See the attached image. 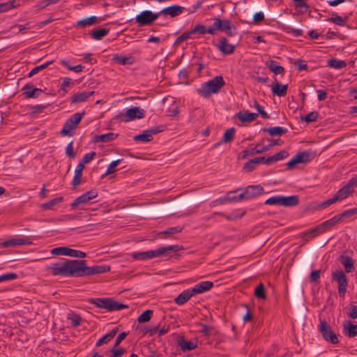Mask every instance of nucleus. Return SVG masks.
<instances>
[{
    "label": "nucleus",
    "instance_id": "1",
    "mask_svg": "<svg viewBox=\"0 0 357 357\" xmlns=\"http://www.w3.org/2000/svg\"><path fill=\"white\" fill-rule=\"evenodd\" d=\"M47 270L55 276L80 278V260L65 259L64 261L52 263Z\"/></svg>",
    "mask_w": 357,
    "mask_h": 357
},
{
    "label": "nucleus",
    "instance_id": "2",
    "mask_svg": "<svg viewBox=\"0 0 357 357\" xmlns=\"http://www.w3.org/2000/svg\"><path fill=\"white\" fill-rule=\"evenodd\" d=\"M225 85V82L223 77L218 75L203 83L200 88L196 89V92L202 97L208 98L213 93H218Z\"/></svg>",
    "mask_w": 357,
    "mask_h": 357
},
{
    "label": "nucleus",
    "instance_id": "3",
    "mask_svg": "<svg viewBox=\"0 0 357 357\" xmlns=\"http://www.w3.org/2000/svg\"><path fill=\"white\" fill-rule=\"evenodd\" d=\"M89 303L107 312L119 311L128 308V305L115 301L112 298H95L89 299Z\"/></svg>",
    "mask_w": 357,
    "mask_h": 357
},
{
    "label": "nucleus",
    "instance_id": "4",
    "mask_svg": "<svg viewBox=\"0 0 357 357\" xmlns=\"http://www.w3.org/2000/svg\"><path fill=\"white\" fill-rule=\"evenodd\" d=\"M111 267L109 265H96L93 266H87L86 260H80V277L102 274L109 272Z\"/></svg>",
    "mask_w": 357,
    "mask_h": 357
},
{
    "label": "nucleus",
    "instance_id": "5",
    "mask_svg": "<svg viewBox=\"0 0 357 357\" xmlns=\"http://www.w3.org/2000/svg\"><path fill=\"white\" fill-rule=\"evenodd\" d=\"M318 330L326 342L334 344L339 342L337 335L333 331L331 326L325 319L319 318Z\"/></svg>",
    "mask_w": 357,
    "mask_h": 357
},
{
    "label": "nucleus",
    "instance_id": "6",
    "mask_svg": "<svg viewBox=\"0 0 357 357\" xmlns=\"http://www.w3.org/2000/svg\"><path fill=\"white\" fill-rule=\"evenodd\" d=\"M159 13H153L151 10H145L136 15L135 18V23L139 27L150 26L159 17Z\"/></svg>",
    "mask_w": 357,
    "mask_h": 357
},
{
    "label": "nucleus",
    "instance_id": "7",
    "mask_svg": "<svg viewBox=\"0 0 357 357\" xmlns=\"http://www.w3.org/2000/svg\"><path fill=\"white\" fill-rule=\"evenodd\" d=\"M332 280L338 283V294L340 297H344L347 292L348 279L346 274L342 270H337L332 273Z\"/></svg>",
    "mask_w": 357,
    "mask_h": 357
},
{
    "label": "nucleus",
    "instance_id": "8",
    "mask_svg": "<svg viewBox=\"0 0 357 357\" xmlns=\"http://www.w3.org/2000/svg\"><path fill=\"white\" fill-rule=\"evenodd\" d=\"M166 129L165 125H160L158 126L153 127L147 129L142 134L135 135L133 140L135 142H149L153 140V135L163 132Z\"/></svg>",
    "mask_w": 357,
    "mask_h": 357
},
{
    "label": "nucleus",
    "instance_id": "9",
    "mask_svg": "<svg viewBox=\"0 0 357 357\" xmlns=\"http://www.w3.org/2000/svg\"><path fill=\"white\" fill-rule=\"evenodd\" d=\"M145 112L139 107H133L127 109L126 112L119 113L114 116V119H119L123 117H127L126 119H123L124 121L129 120H134L135 119H142L144 117Z\"/></svg>",
    "mask_w": 357,
    "mask_h": 357
},
{
    "label": "nucleus",
    "instance_id": "10",
    "mask_svg": "<svg viewBox=\"0 0 357 357\" xmlns=\"http://www.w3.org/2000/svg\"><path fill=\"white\" fill-rule=\"evenodd\" d=\"M51 253L54 255H64L77 258H84L86 257V252L78 250L71 249L68 247H58L53 248Z\"/></svg>",
    "mask_w": 357,
    "mask_h": 357
},
{
    "label": "nucleus",
    "instance_id": "11",
    "mask_svg": "<svg viewBox=\"0 0 357 357\" xmlns=\"http://www.w3.org/2000/svg\"><path fill=\"white\" fill-rule=\"evenodd\" d=\"M353 192L349 189V187L346 185L342 187L334 195L333 198L328 199L326 201L324 202L321 206L322 208H326L337 201H342L347 197H348Z\"/></svg>",
    "mask_w": 357,
    "mask_h": 357
},
{
    "label": "nucleus",
    "instance_id": "12",
    "mask_svg": "<svg viewBox=\"0 0 357 357\" xmlns=\"http://www.w3.org/2000/svg\"><path fill=\"white\" fill-rule=\"evenodd\" d=\"M243 190L245 192L247 200L253 199L257 196H259L265 193L264 188L260 185H248Z\"/></svg>",
    "mask_w": 357,
    "mask_h": 357
},
{
    "label": "nucleus",
    "instance_id": "13",
    "mask_svg": "<svg viewBox=\"0 0 357 357\" xmlns=\"http://www.w3.org/2000/svg\"><path fill=\"white\" fill-rule=\"evenodd\" d=\"M268 151V147H266L264 145L257 144L255 147L250 150H244L241 152L238 155V160H244L248 155H254L255 154H259Z\"/></svg>",
    "mask_w": 357,
    "mask_h": 357
},
{
    "label": "nucleus",
    "instance_id": "14",
    "mask_svg": "<svg viewBox=\"0 0 357 357\" xmlns=\"http://www.w3.org/2000/svg\"><path fill=\"white\" fill-rule=\"evenodd\" d=\"M23 94L28 98H36L43 93V90L36 88L31 84H25L22 89Z\"/></svg>",
    "mask_w": 357,
    "mask_h": 357
},
{
    "label": "nucleus",
    "instance_id": "15",
    "mask_svg": "<svg viewBox=\"0 0 357 357\" xmlns=\"http://www.w3.org/2000/svg\"><path fill=\"white\" fill-rule=\"evenodd\" d=\"M185 10V8L178 5H172L163 8L160 12V15H169L172 17H176L181 15Z\"/></svg>",
    "mask_w": 357,
    "mask_h": 357
},
{
    "label": "nucleus",
    "instance_id": "16",
    "mask_svg": "<svg viewBox=\"0 0 357 357\" xmlns=\"http://www.w3.org/2000/svg\"><path fill=\"white\" fill-rule=\"evenodd\" d=\"M337 260L344 267L347 273H351L354 271V260L348 255H341Z\"/></svg>",
    "mask_w": 357,
    "mask_h": 357
},
{
    "label": "nucleus",
    "instance_id": "17",
    "mask_svg": "<svg viewBox=\"0 0 357 357\" xmlns=\"http://www.w3.org/2000/svg\"><path fill=\"white\" fill-rule=\"evenodd\" d=\"M218 49L225 55L231 54L235 50V45L229 44L225 37H222L220 39V43L218 45Z\"/></svg>",
    "mask_w": 357,
    "mask_h": 357
},
{
    "label": "nucleus",
    "instance_id": "18",
    "mask_svg": "<svg viewBox=\"0 0 357 357\" xmlns=\"http://www.w3.org/2000/svg\"><path fill=\"white\" fill-rule=\"evenodd\" d=\"M32 242L28 238H17L5 241L2 245L4 248L30 245Z\"/></svg>",
    "mask_w": 357,
    "mask_h": 357
},
{
    "label": "nucleus",
    "instance_id": "19",
    "mask_svg": "<svg viewBox=\"0 0 357 357\" xmlns=\"http://www.w3.org/2000/svg\"><path fill=\"white\" fill-rule=\"evenodd\" d=\"M288 84H282L275 79V84L271 86V91L273 95L279 97H284L287 95Z\"/></svg>",
    "mask_w": 357,
    "mask_h": 357
},
{
    "label": "nucleus",
    "instance_id": "20",
    "mask_svg": "<svg viewBox=\"0 0 357 357\" xmlns=\"http://www.w3.org/2000/svg\"><path fill=\"white\" fill-rule=\"evenodd\" d=\"M95 91H83L75 93L70 97L71 103H80L86 101L89 98L94 94Z\"/></svg>",
    "mask_w": 357,
    "mask_h": 357
},
{
    "label": "nucleus",
    "instance_id": "21",
    "mask_svg": "<svg viewBox=\"0 0 357 357\" xmlns=\"http://www.w3.org/2000/svg\"><path fill=\"white\" fill-rule=\"evenodd\" d=\"M213 287V283L211 281H202L197 284L193 288H191L194 294H202L210 290Z\"/></svg>",
    "mask_w": 357,
    "mask_h": 357
},
{
    "label": "nucleus",
    "instance_id": "22",
    "mask_svg": "<svg viewBox=\"0 0 357 357\" xmlns=\"http://www.w3.org/2000/svg\"><path fill=\"white\" fill-rule=\"evenodd\" d=\"M194 293L192 291L191 289H187L183 291L175 299L174 302L178 305H181L184 303H187L191 297L194 296Z\"/></svg>",
    "mask_w": 357,
    "mask_h": 357
},
{
    "label": "nucleus",
    "instance_id": "23",
    "mask_svg": "<svg viewBox=\"0 0 357 357\" xmlns=\"http://www.w3.org/2000/svg\"><path fill=\"white\" fill-rule=\"evenodd\" d=\"M178 345L183 351H191L197 347V341H188L183 337H181L178 341Z\"/></svg>",
    "mask_w": 357,
    "mask_h": 357
},
{
    "label": "nucleus",
    "instance_id": "24",
    "mask_svg": "<svg viewBox=\"0 0 357 357\" xmlns=\"http://www.w3.org/2000/svg\"><path fill=\"white\" fill-rule=\"evenodd\" d=\"M119 331L118 327L113 328L109 333L100 337L96 343V347H100L109 342L116 335Z\"/></svg>",
    "mask_w": 357,
    "mask_h": 357
},
{
    "label": "nucleus",
    "instance_id": "25",
    "mask_svg": "<svg viewBox=\"0 0 357 357\" xmlns=\"http://www.w3.org/2000/svg\"><path fill=\"white\" fill-rule=\"evenodd\" d=\"M340 222V218H338L337 215H336L331 218V219L319 224V226L322 233H324L326 231L331 229L333 227H334L336 224H337Z\"/></svg>",
    "mask_w": 357,
    "mask_h": 357
},
{
    "label": "nucleus",
    "instance_id": "26",
    "mask_svg": "<svg viewBox=\"0 0 357 357\" xmlns=\"http://www.w3.org/2000/svg\"><path fill=\"white\" fill-rule=\"evenodd\" d=\"M118 137V134L114 132H109L107 134L95 135L93 138V142H110L114 141Z\"/></svg>",
    "mask_w": 357,
    "mask_h": 357
},
{
    "label": "nucleus",
    "instance_id": "27",
    "mask_svg": "<svg viewBox=\"0 0 357 357\" xmlns=\"http://www.w3.org/2000/svg\"><path fill=\"white\" fill-rule=\"evenodd\" d=\"M109 29L98 26V27L93 29L90 32V35L92 38L99 40L102 39L105 36H106L109 33Z\"/></svg>",
    "mask_w": 357,
    "mask_h": 357
},
{
    "label": "nucleus",
    "instance_id": "28",
    "mask_svg": "<svg viewBox=\"0 0 357 357\" xmlns=\"http://www.w3.org/2000/svg\"><path fill=\"white\" fill-rule=\"evenodd\" d=\"M281 206H294L298 204L299 198L297 195L281 196Z\"/></svg>",
    "mask_w": 357,
    "mask_h": 357
},
{
    "label": "nucleus",
    "instance_id": "29",
    "mask_svg": "<svg viewBox=\"0 0 357 357\" xmlns=\"http://www.w3.org/2000/svg\"><path fill=\"white\" fill-rule=\"evenodd\" d=\"M77 128L76 126L73 125V123H70V121L68 119L63 124V128L60 131V135L61 136H68L72 137L74 135V130Z\"/></svg>",
    "mask_w": 357,
    "mask_h": 357
},
{
    "label": "nucleus",
    "instance_id": "30",
    "mask_svg": "<svg viewBox=\"0 0 357 357\" xmlns=\"http://www.w3.org/2000/svg\"><path fill=\"white\" fill-rule=\"evenodd\" d=\"M113 61L121 65H131L135 63V59L132 56H126L116 54L113 56Z\"/></svg>",
    "mask_w": 357,
    "mask_h": 357
},
{
    "label": "nucleus",
    "instance_id": "31",
    "mask_svg": "<svg viewBox=\"0 0 357 357\" xmlns=\"http://www.w3.org/2000/svg\"><path fill=\"white\" fill-rule=\"evenodd\" d=\"M263 158H264V156H261V157H257L254 159L250 160L249 161H248L247 162H245L244 164L243 169L247 172H250L253 171L256 168V167L258 164H259V163L262 162V161H264Z\"/></svg>",
    "mask_w": 357,
    "mask_h": 357
},
{
    "label": "nucleus",
    "instance_id": "32",
    "mask_svg": "<svg viewBox=\"0 0 357 357\" xmlns=\"http://www.w3.org/2000/svg\"><path fill=\"white\" fill-rule=\"evenodd\" d=\"M320 234H323V233L321 231L319 226L317 225V227H315L314 228H311V229L307 230L306 231L302 233L301 234V236L304 241H307L309 240V238L316 237L318 235H319Z\"/></svg>",
    "mask_w": 357,
    "mask_h": 357
},
{
    "label": "nucleus",
    "instance_id": "33",
    "mask_svg": "<svg viewBox=\"0 0 357 357\" xmlns=\"http://www.w3.org/2000/svg\"><path fill=\"white\" fill-rule=\"evenodd\" d=\"M343 332L344 335L349 337H354L357 335V325L354 324L351 321H348L347 326L346 324H343Z\"/></svg>",
    "mask_w": 357,
    "mask_h": 357
},
{
    "label": "nucleus",
    "instance_id": "34",
    "mask_svg": "<svg viewBox=\"0 0 357 357\" xmlns=\"http://www.w3.org/2000/svg\"><path fill=\"white\" fill-rule=\"evenodd\" d=\"M236 116L242 122H252L257 119L258 114L249 112H239L236 114Z\"/></svg>",
    "mask_w": 357,
    "mask_h": 357
},
{
    "label": "nucleus",
    "instance_id": "35",
    "mask_svg": "<svg viewBox=\"0 0 357 357\" xmlns=\"http://www.w3.org/2000/svg\"><path fill=\"white\" fill-rule=\"evenodd\" d=\"M160 256H171L172 253L178 251L181 248L178 245H172L167 247L158 248Z\"/></svg>",
    "mask_w": 357,
    "mask_h": 357
},
{
    "label": "nucleus",
    "instance_id": "36",
    "mask_svg": "<svg viewBox=\"0 0 357 357\" xmlns=\"http://www.w3.org/2000/svg\"><path fill=\"white\" fill-rule=\"evenodd\" d=\"M263 132H268L271 136H281L287 132V129L280 126L262 129Z\"/></svg>",
    "mask_w": 357,
    "mask_h": 357
},
{
    "label": "nucleus",
    "instance_id": "37",
    "mask_svg": "<svg viewBox=\"0 0 357 357\" xmlns=\"http://www.w3.org/2000/svg\"><path fill=\"white\" fill-rule=\"evenodd\" d=\"M266 66L275 75L282 74L284 72V68L278 64V62L275 60H270L267 61Z\"/></svg>",
    "mask_w": 357,
    "mask_h": 357
},
{
    "label": "nucleus",
    "instance_id": "38",
    "mask_svg": "<svg viewBox=\"0 0 357 357\" xmlns=\"http://www.w3.org/2000/svg\"><path fill=\"white\" fill-rule=\"evenodd\" d=\"M296 157L301 163H306L311 161L314 155L310 151H305L297 153Z\"/></svg>",
    "mask_w": 357,
    "mask_h": 357
},
{
    "label": "nucleus",
    "instance_id": "39",
    "mask_svg": "<svg viewBox=\"0 0 357 357\" xmlns=\"http://www.w3.org/2000/svg\"><path fill=\"white\" fill-rule=\"evenodd\" d=\"M98 22V18L96 16H90L89 17L84 18L77 22V26L86 27L87 26L93 25Z\"/></svg>",
    "mask_w": 357,
    "mask_h": 357
},
{
    "label": "nucleus",
    "instance_id": "40",
    "mask_svg": "<svg viewBox=\"0 0 357 357\" xmlns=\"http://www.w3.org/2000/svg\"><path fill=\"white\" fill-rule=\"evenodd\" d=\"M197 36H194L192 30L185 31L182 33L175 40L174 45H179L185 40L189 38H197Z\"/></svg>",
    "mask_w": 357,
    "mask_h": 357
},
{
    "label": "nucleus",
    "instance_id": "41",
    "mask_svg": "<svg viewBox=\"0 0 357 357\" xmlns=\"http://www.w3.org/2000/svg\"><path fill=\"white\" fill-rule=\"evenodd\" d=\"M235 132L234 128H228L223 134L222 142L225 144L231 143L234 139Z\"/></svg>",
    "mask_w": 357,
    "mask_h": 357
},
{
    "label": "nucleus",
    "instance_id": "42",
    "mask_svg": "<svg viewBox=\"0 0 357 357\" xmlns=\"http://www.w3.org/2000/svg\"><path fill=\"white\" fill-rule=\"evenodd\" d=\"M328 66L335 68L341 69L347 66V63L343 60H337L336 59H331L327 61Z\"/></svg>",
    "mask_w": 357,
    "mask_h": 357
},
{
    "label": "nucleus",
    "instance_id": "43",
    "mask_svg": "<svg viewBox=\"0 0 357 357\" xmlns=\"http://www.w3.org/2000/svg\"><path fill=\"white\" fill-rule=\"evenodd\" d=\"M89 201H90V199H89V197L84 192L79 197H77L74 200V202L70 204V207L72 209H73V208H76L78 205L86 204V203L89 202Z\"/></svg>",
    "mask_w": 357,
    "mask_h": 357
},
{
    "label": "nucleus",
    "instance_id": "44",
    "mask_svg": "<svg viewBox=\"0 0 357 357\" xmlns=\"http://www.w3.org/2000/svg\"><path fill=\"white\" fill-rule=\"evenodd\" d=\"M53 60H51V61H47L45 62V63L43 64H41L40 66H36L34 67L28 74L27 77H31L32 76H33L34 75L37 74L38 73H39L40 71L45 69L46 68H47L50 64H52L53 63Z\"/></svg>",
    "mask_w": 357,
    "mask_h": 357
},
{
    "label": "nucleus",
    "instance_id": "45",
    "mask_svg": "<svg viewBox=\"0 0 357 357\" xmlns=\"http://www.w3.org/2000/svg\"><path fill=\"white\" fill-rule=\"evenodd\" d=\"M67 319L71 321L74 327H77L81 324L82 318L78 314L71 312L68 314Z\"/></svg>",
    "mask_w": 357,
    "mask_h": 357
},
{
    "label": "nucleus",
    "instance_id": "46",
    "mask_svg": "<svg viewBox=\"0 0 357 357\" xmlns=\"http://www.w3.org/2000/svg\"><path fill=\"white\" fill-rule=\"evenodd\" d=\"M17 1L15 0L9 1L3 3H0V13L7 12L12 8L17 7Z\"/></svg>",
    "mask_w": 357,
    "mask_h": 357
},
{
    "label": "nucleus",
    "instance_id": "47",
    "mask_svg": "<svg viewBox=\"0 0 357 357\" xmlns=\"http://www.w3.org/2000/svg\"><path fill=\"white\" fill-rule=\"evenodd\" d=\"M123 161V159H117L114 161H112L109 166L107 167V171L105 173L104 175L102 176V178H103L105 176L112 174L116 172V167L118 165H119Z\"/></svg>",
    "mask_w": 357,
    "mask_h": 357
},
{
    "label": "nucleus",
    "instance_id": "48",
    "mask_svg": "<svg viewBox=\"0 0 357 357\" xmlns=\"http://www.w3.org/2000/svg\"><path fill=\"white\" fill-rule=\"evenodd\" d=\"M63 199V198L62 197L52 199L50 202L43 204L42 208L46 210H52L56 205L61 202Z\"/></svg>",
    "mask_w": 357,
    "mask_h": 357
},
{
    "label": "nucleus",
    "instance_id": "49",
    "mask_svg": "<svg viewBox=\"0 0 357 357\" xmlns=\"http://www.w3.org/2000/svg\"><path fill=\"white\" fill-rule=\"evenodd\" d=\"M254 295L257 298H261V299H266V292H265V287H264V284L261 282L260 284H259L256 287V288L255 289Z\"/></svg>",
    "mask_w": 357,
    "mask_h": 357
},
{
    "label": "nucleus",
    "instance_id": "50",
    "mask_svg": "<svg viewBox=\"0 0 357 357\" xmlns=\"http://www.w3.org/2000/svg\"><path fill=\"white\" fill-rule=\"evenodd\" d=\"M131 257L135 260H146L148 259H151L150 257V250H147L145 252H132L131 254Z\"/></svg>",
    "mask_w": 357,
    "mask_h": 357
},
{
    "label": "nucleus",
    "instance_id": "51",
    "mask_svg": "<svg viewBox=\"0 0 357 357\" xmlns=\"http://www.w3.org/2000/svg\"><path fill=\"white\" fill-rule=\"evenodd\" d=\"M153 315V310H147L143 312L137 318L139 323H144L149 321Z\"/></svg>",
    "mask_w": 357,
    "mask_h": 357
},
{
    "label": "nucleus",
    "instance_id": "52",
    "mask_svg": "<svg viewBox=\"0 0 357 357\" xmlns=\"http://www.w3.org/2000/svg\"><path fill=\"white\" fill-rule=\"evenodd\" d=\"M319 112L317 111H313L307 114L303 117H301V120L304 121L306 123L314 122L317 120L319 117Z\"/></svg>",
    "mask_w": 357,
    "mask_h": 357
},
{
    "label": "nucleus",
    "instance_id": "53",
    "mask_svg": "<svg viewBox=\"0 0 357 357\" xmlns=\"http://www.w3.org/2000/svg\"><path fill=\"white\" fill-rule=\"evenodd\" d=\"M84 114H85L84 112H77V113L73 114L70 117V119H68V120H69V121H70V123H73V125L77 126V125L80 123V121Z\"/></svg>",
    "mask_w": 357,
    "mask_h": 357
},
{
    "label": "nucleus",
    "instance_id": "54",
    "mask_svg": "<svg viewBox=\"0 0 357 357\" xmlns=\"http://www.w3.org/2000/svg\"><path fill=\"white\" fill-rule=\"evenodd\" d=\"M356 213L357 208H354L344 211L341 214H338L337 216L340 218V220L341 221L342 220L349 218Z\"/></svg>",
    "mask_w": 357,
    "mask_h": 357
},
{
    "label": "nucleus",
    "instance_id": "55",
    "mask_svg": "<svg viewBox=\"0 0 357 357\" xmlns=\"http://www.w3.org/2000/svg\"><path fill=\"white\" fill-rule=\"evenodd\" d=\"M347 19L348 17H345L344 19H343L341 16L337 15L335 17L328 18V21L339 26H344Z\"/></svg>",
    "mask_w": 357,
    "mask_h": 357
},
{
    "label": "nucleus",
    "instance_id": "56",
    "mask_svg": "<svg viewBox=\"0 0 357 357\" xmlns=\"http://www.w3.org/2000/svg\"><path fill=\"white\" fill-rule=\"evenodd\" d=\"M191 30L194 36H196V34L204 35L206 33V26L201 24H197Z\"/></svg>",
    "mask_w": 357,
    "mask_h": 357
},
{
    "label": "nucleus",
    "instance_id": "57",
    "mask_svg": "<svg viewBox=\"0 0 357 357\" xmlns=\"http://www.w3.org/2000/svg\"><path fill=\"white\" fill-rule=\"evenodd\" d=\"M18 278L17 274L15 273H7L0 275V282L8 281V280H14Z\"/></svg>",
    "mask_w": 357,
    "mask_h": 357
},
{
    "label": "nucleus",
    "instance_id": "58",
    "mask_svg": "<svg viewBox=\"0 0 357 357\" xmlns=\"http://www.w3.org/2000/svg\"><path fill=\"white\" fill-rule=\"evenodd\" d=\"M255 107L257 111V114H258V115L260 114L263 119H268L270 118L267 112L264 111V107L261 105H260L257 101H255Z\"/></svg>",
    "mask_w": 357,
    "mask_h": 357
},
{
    "label": "nucleus",
    "instance_id": "59",
    "mask_svg": "<svg viewBox=\"0 0 357 357\" xmlns=\"http://www.w3.org/2000/svg\"><path fill=\"white\" fill-rule=\"evenodd\" d=\"M281 196L271 197L265 201V204L281 206Z\"/></svg>",
    "mask_w": 357,
    "mask_h": 357
},
{
    "label": "nucleus",
    "instance_id": "60",
    "mask_svg": "<svg viewBox=\"0 0 357 357\" xmlns=\"http://www.w3.org/2000/svg\"><path fill=\"white\" fill-rule=\"evenodd\" d=\"M289 156V153L287 151H281L273 155L275 162L283 160Z\"/></svg>",
    "mask_w": 357,
    "mask_h": 357
},
{
    "label": "nucleus",
    "instance_id": "61",
    "mask_svg": "<svg viewBox=\"0 0 357 357\" xmlns=\"http://www.w3.org/2000/svg\"><path fill=\"white\" fill-rule=\"evenodd\" d=\"M183 228L177 226L174 227L168 228L167 230L164 231L162 234L172 235V234H176L181 232Z\"/></svg>",
    "mask_w": 357,
    "mask_h": 357
},
{
    "label": "nucleus",
    "instance_id": "62",
    "mask_svg": "<svg viewBox=\"0 0 357 357\" xmlns=\"http://www.w3.org/2000/svg\"><path fill=\"white\" fill-rule=\"evenodd\" d=\"M95 155L96 153L93 151L88 153L83 156L82 160L79 162L84 165L85 164L89 163L94 158Z\"/></svg>",
    "mask_w": 357,
    "mask_h": 357
},
{
    "label": "nucleus",
    "instance_id": "63",
    "mask_svg": "<svg viewBox=\"0 0 357 357\" xmlns=\"http://www.w3.org/2000/svg\"><path fill=\"white\" fill-rule=\"evenodd\" d=\"M264 20V15L262 12H257L253 16V24H258Z\"/></svg>",
    "mask_w": 357,
    "mask_h": 357
},
{
    "label": "nucleus",
    "instance_id": "64",
    "mask_svg": "<svg viewBox=\"0 0 357 357\" xmlns=\"http://www.w3.org/2000/svg\"><path fill=\"white\" fill-rule=\"evenodd\" d=\"M116 347H113L111 350L112 354V357H122V355L126 352V350L122 348L115 349Z\"/></svg>",
    "mask_w": 357,
    "mask_h": 357
}]
</instances>
